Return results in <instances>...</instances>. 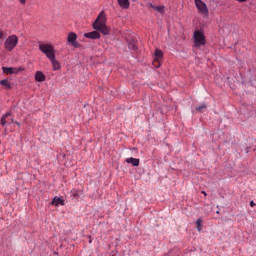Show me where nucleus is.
I'll use <instances>...</instances> for the list:
<instances>
[{"instance_id":"f03ea898","label":"nucleus","mask_w":256,"mask_h":256,"mask_svg":"<svg viewBox=\"0 0 256 256\" xmlns=\"http://www.w3.org/2000/svg\"><path fill=\"white\" fill-rule=\"evenodd\" d=\"M39 51L46 55L47 59H53L55 57V48L51 44L41 43L39 44Z\"/></svg>"},{"instance_id":"b1692460","label":"nucleus","mask_w":256,"mask_h":256,"mask_svg":"<svg viewBox=\"0 0 256 256\" xmlns=\"http://www.w3.org/2000/svg\"><path fill=\"white\" fill-rule=\"evenodd\" d=\"M15 123V125H17L18 127H21V123H19V122H14Z\"/></svg>"},{"instance_id":"ddd939ff","label":"nucleus","mask_w":256,"mask_h":256,"mask_svg":"<svg viewBox=\"0 0 256 256\" xmlns=\"http://www.w3.org/2000/svg\"><path fill=\"white\" fill-rule=\"evenodd\" d=\"M118 4L121 7V9H129L131 5L129 0H118Z\"/></svg>"},{"instance_id":"5701e85b","label":"nucleus","mask_w":256,"mask_h":256,"mask_svg":"<svg viewBox=\"0 0 256 256\" xmlns=\"http://www.w3.org/2000/svg\"><path fill=\"white\" fill-rule=\"evenodd\" d=\"M3 37H4L3 31H0V39H3Z\"/></svg>"},{"instance_id":"aec40b11","label":"nucleus","mask_w":256,"mask_h":256,"mask_svg":"<svg viewBox=\"0 0 256 256\" xmlns=\"http://www.w3.org/2000/svg\"><path fill=\"white\" fill-rule=\"evenodd\" d=\"M72 195L74 198H77V196L79 195V192H77V190H75Z\"/></svg>"},{"instance_id":"a211bd4d","label":"nucleus","mask_w":256,"mask_h":256,"mask_svg":"<svg viewBox=\"0 0 256 256\" xmlns=\"http://www.w3.org/2000/svg\"><path fill=\"white\" fill-rule=\"evenodd\" d=\"M201 223H203V220L201 218H199L196 221L197 231H203V226L201 225Z\"/></svg>"},{"instance_id":"4be33fe9","label":"nucleus","mask_w":256,"mask_h":256,"mask_svg":"<svg viewBox=\"0 0 256 256\" xmlns=\"http://www.w3.org/2000/svg\"><path fill=\"white\" fill-rule=\"evenodd\" d=\"M20 1V3L22 4V5H25V3L27 2V0H19Z\"/></svg>"},{"instance_id":"39448f33","label":"nucleus","mask_w":256,"mask_h":256,"mask_svg":"<svg viewBox=\"0 0 256 256\" xmlns=\"http://www.w3.org/2000/svg\"><path fill=\"white\" fill-rule=\"evenodd\" d=\"M194 2L199 13L202 15H209V9H207V4H205L203 0H194Z\"/></svg>"},{"instance_id":"20e7f679","label":"nucleus","mask_w":256,"mask_h":256,"mask_svg":"<svg viewBox=\"0 0 256 256\" xmlns=\"http://www.w3.org/2000/svg\"><path fill=\"white\" fill-rule=\"evenodd\" d=\"M17 43H19V38L17 35H10L5 40L4 47L7 49V51H13V49L17 47Z\"/></svg>"},{"instance_id":"6e6552de","label":"nucleus","mask_w":256,"mask_h":256,"mask_svg":"<svg viewBox=\"0 0 256 256\" xmlns=\"http://www.w3.org/2000/svg\"><path fill=\"white\" fill-rule=\"evenodd\" d=\"M154 63H159V61H161V59H163V51L156 49L155 53H154Z\"/></svg>"},{"instance_id":"393cba45","label":"nucleus","mask_w":256,"mask_h":256,"mask_svg":"<svg viewBox=\"0 0 256 256\" xmlns=\"http://www.w3.org/2000/svg\"><path fill=\"white\" fill-rule=\"evenodd\" d=\"M203 195H207V193H205V191H202Z\"/></svg>"},{"instance_id":"6ab92c4d","label":"nucleus","mask_w":256,"mask_h":256,"mask_svg":"<svg viewBox=\"0 0 256 256\" xmlns=\"http://www.w3.org/2000/svg\"><path fill=\"white\" fill-rule=\"evenodd\" d=\"M203 109H207V106L205 104H201L200 106L196 107V111L199 113H203Z\"/></svg>"},{"instance_id":"7ed1b4c3","label":"nucleus","mask_w":256,"mask_h":256,"mask_svg":"<svg viewBox=\"0 0 256 256\" xmlns=\"http://www.w3.org/2000/svg\"><path fill=\"white\" fill-rule=\"evenodd\" d=\"M194 47H203L207 40L205 39V34L200 30H195L193 34Z\"/></svg>"},{"instance_id":"f8f14e48","label":"nucleus","mask_w":256,"mask_h":256,"mask_svg":"<svg viewBox=\"0 0 256 256\" xmlns=\"http://www.w3.org/2000/svg\"><path fill=\"white\" fill-rule=\"evenodd\" d=\"M52 205H55V207H59V205H65V201L60 197L56 196L52 200Z\"/></svg>"},{"instance_id":"2eb2a0df","label":"nucleus","mask_w":256,"mask_h":256,"mask_svg":"<svg viewBox=\"0 0 256 256\" xmlns=\"http://www.w3.org/2000/svg\"><path fill=\"white\" fill-rule=\"evenodd\" d=\"M9 117H11V112H8L2 116L0 120L2 127H5V125H7V119H9Z\"/></svg>"},{"instance_id":"4468645a","label":"nucleus","mask_w":256,"mask_h":256,"mask_svg":"<svg viewBox=\"0 0 256 256\" xmlns=\"http://www.w3.org/2000/svg\"><path fill=\"white\" fill-rule=\"evenodd\" d=\"M126 163H131L133 167H139L140 160L138 158H127Z\"/></svg>"},{"instance_id":"9d476101","label":"nucleus","mask_w":256,"mask_h":256,"mask_svg":"<svg viewBox=\"0 0 256 256\" xmlns=\"http://www.w3.org/2000/svg\"><path fill=\"white\" fill-rule=\"evenodd\" d=\"M49 61H51L54 71H59V69H61V64L59 63V61H57V59H55V56Z\"/></svg>"},{"instance_id":"dca6fc26","label":"nucleus","mask_w":256,"mask_h":256,"mask_svg":"<svg viewBox=\"0 0 256 256\" xmlns=\"http://www.w3.org/2000/svg\"><path fill=\"white\" fill-rule=\"evenodd\" d=\"M149 7L151 9H155V11H158V13H163V11L165 9V7H163V6H155L153 4H149Z\"/></svg>"},{"instance_id":"1a4fd4ad","label":"nucleus","mask_w":256,"mask_h":256,"mask_svg":"<svg viewBox=\"0 0 256 256\" xmlns=\"http://www.w3.org/2000/svg\"><path fill=\"white\" fill-rule=\"evenodd\" d=\"M0 85H2L6 91H11L12 89L11 82L7 79L0 80Z\"/></svg>"},{"instance_id":"f257e3e1","label":"nucleus","mask_w":256,"mask_h":256,"mask_svg":"<svg viewBox=\"0 0 256 256\" xmlns=\"http://www.w3.org/2000/svg\"><path fill=\"white\" fill-rule=\"evenodd\" d=\"M93 29H95V31L84 34L86 39H100L101 34H99L98 31H100L102 35H109V27H107V18L105 17V12L102 11L99 13L93 23Z\"/></svg>"},{"instance_id":"9b49d317","label":"nucleus","mask_w":256,"mask_h":256,"mask_svg":"<svg viewBox=\"0 0 256 256\" xmlns=\"http://www.w3.org/2000/svg\"><path fill=\"white\" fill-rule=\"evenodd\" d=\"M35 80L38 83H43V81H45V74H43V72H41V71H37L35 73Z\"/></svg>"},{"instance_id":"f3484780","label":"nucleus","mask_w":256,"mask_h":256,"mask_svg":"<svg viewBox=\"0 0 256 256\" xmlns=\"http://www.w3.org/2000/svg\"><path fill=\"white\" fill-rule=\"evenodd\" d=\"M128 48L131 51H136L137 50V42H135V40H132L131 42L128 43Z\"/></svg>"},{"instance_id":"412c9836","label":"nucleus","mask_w":256,"mask_h":256,"mask_svg":"<svg viewBox=\"0 0 256 256\" xmlns=\"http://www.w3.org/2000/svg\"><path fill=\"white\" fill-rule=\"evenodd\" d=\"M255 205H256V204H255L254 201H251V202H250V207H255Z\"/></svg>"},{"instance_id":"a878e982","label":"nucleus","mask_w":256,"mask_h":256,"mask_svg":"<svg viewBox=\"0 0 256 256\" xmlns=\"http://www.w3.org/2000/svg\"><path fill=\"white\" fill-rule=\"evenodd\" d=\"M11 123H15V121L13 119H11Z\"/></svg>"},{"instance_id":"423d86ee","label":"nucleus","mask_w":256,"mask_h":256,"mask_svg":"<svg viewBox=\"0 0 256 256\" xmlns=\"http://www.w3.org/2000/svg\"><path fill=\"white\" fill-rule=\"evenodd\" d=\"M3 73H6V75H17L18 73H21V71H25V68L18 67H2Z\"/></svg>"},{"instance_id":"0eeeda50","label":"nucleus","mask_w":256,"mask_h":256,"mask_svg":"<svg viewBox=\"0 0 256 256\" xmlns=\"http://www.w3.org/2000/svg\"><path fill=\"white\" fill-rule=\"evenodd\" d=\"M67 42L72 45V47H79V42H77V34L75 32H70L67 37Z\"/></svg>"}]
</instances>
